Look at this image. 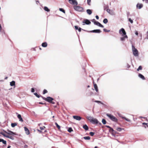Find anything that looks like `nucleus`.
Wrapping results in <instances>:
<instances>
[{"mask_svg": "<svg viewBox=\"0 0 148 148\" xmlns=\"http://www.w3.org/2000/svg\"><path fill=\"white\" fill-rule=\"evenodd\" d=\"M106 115L112 121L115 122L117 121V119L112 114H107Z\"/></svg>", "mask_w": 148, "mask_h": 148, "instance_id": "1", "label": "nucleus"}, {"mask_svg": "<svg viewBox=\"0 0 148 148\" xmlns=\"http://www.w3.org/2000/svg\"><path fill=\"white\" fill-rule=\"evenodd\" d=\"M132 48L134 55L135 56H138V51L133 45L132 46Z\"/></svg>", "mask_w": 148, "mask_h": 148, "instance_id": "2", "label": "nucleus"}, {"mask_svg": "<svg viewBox=\"0 0 148 148\" xmlns=\"http://www.w3.org/2000/svg\"><path fill=\"white\" fill-rule=\"evenodd\" d=\"M119 33L122 36L126 35V32L123 28H122L119 30Z\"/></svg>", "mask_w": 148, "mask_h": 148, "instance_id": "3", "label": "nucleus"}, {"mask_svg": "<svg viewBox=\"0 0 148 148\" xmlns=\"http://www.w3.org/2000/svg\"><path fill=\"white\" fill-rule=\"evenodd\" d=\"M42 98L45 100L49 103H51V101L53 100V98L50 97H47V98L42 97Z\"/></svg>", "mask_w": 148, "mask_h": 148, "instance_id": "4", "label": "nucleus"}, {"mask_svg": "<svg viewBox=\"0 0 148 148\" xmlns=\"http://www.w3.org/2000/svg\"><path fill=\"white\" fill-rule=\"evenodd\" d=\"M69 3L73 5H77V2L76 0H69Z\"/></svg>", "mask_w": 148, "mask_h": 148, "instance_id": "5", "label": "nucleus"}, {"mask_svg": "<svg viewBox=\"0 0 148 148\" xmlns=\"http://www.w3.org/2000/svg\"><path fill=\"white\" fill-rule=\"evenodd\" d=\"M74 8L75 10L78 11H82L83 10L82 8L79 6H74Z\"/></svg>", "mask_w": 148, "mask_h": 148, "instance_id": "6", "label": "nucleus"}, {"mask_svg": "<svg viewBox=\"0 0 148 148\" xmlns=\"http://www.w3.org/2000/svg\"><path fill=\"white\" fill-rule=\"evenodd\" d=\"M5 132L8 134L10 135V136L16 135L15 133H14L9 130H8L7 132L5 131Z\"/></svg>", "mask_w": 148, "mask_h": 148, "instance_id": "7", "label": "nucleus"}, {"mask_svg": "<svg viewBox=\"0 0 148 148\" xmlns=\"http://www.w3.org/2000/svg\"><path fill=\"white\" fill-rule=\"evenodd\" d=\"M107 12L112 15H114L115 14L113 10H110L109 9H108L106 10Z\"/></svg>", "mask_w": 148, "mask_h": 148, "instance_id": "8", "label": "nucleus"}, {"mask_svg": "<svg viewBox=\"0 0 148 148\" xmlns=\"http://www.w3.org/2000/svg\"><path fill=\"white\" fill-rule=\"evenodd\" d=\"M88 32H93L95 33H100L101 32V31L100 29H95L92 31H88Z\"/></svg>", "mask_w": 148, "mask_h": 148, "instance_id": "9", "label": "nucleus"}, {"mask_svg": "<svg viewBox=\"0 0 148 148\" xmlns=\"http://www.w3.org/2000/svg\"><path fill=\"white\" fill-rule=\"evenodd\" d=\"M83 25H84V23L87 25H88L90 24L91 22L88 20L86 19L83 21Z\"/></svg>", "mask_w": 148, "mask_h": 148, "instance_id": "10", "label": "nucleus"}, {"mask_svg": "<svg viewBox=\"0 0 148 148\" xmlns=\"http://www.w3.org/2000/svg\"><path fill=\"white\" fill-rule=\"evenodd\" d=\"M73 117L74 119L78 121H80L82 119L81 117L77 116H74Z\"/></svg>", "mask_w": 148, "mask_h": 148, "instance_id": "11", "label": "nucleus"}, {"mask_svg": "<svg viewBox=\"0 0 148 148\" xmlns=\"http://www.w3.org/2000/svg\"><path fill=\"white\" fill-rule=\"evenodd\" d=\"M91 123L94 124H97L98 123V121L96 119H94L93 118L92 121L91 122Z\"/></svg>", "mask_w": 148, "mask_h": 148, "instance_id": "12", "label": "nucleus"}, {"mask_svg": "<svg viewBox=\"0 0 148 148\" xmlns=\"http://www.w3.org/2000/svg\"><path fill=\"white\" fill-rule=\"evenodd\" d=\"M122 36V37H121L120 38L121 40L122 41H125V39L127 38H128L127 35H125Z\"/></svg>", "mask_w": 148, "mask_h": 148, "instance_id": "13", "label": "nucleus"}, {"mask_svg": "<svg viewBox=\"0 0 148 148\" xmlns=\"http://www.w3.org/2000/svg\"><path fill=\"white\" fill-rule=\"evenodd\" d=\"M143 6V5L142 4L138 3L136 5V7L137 8L140 9Z\"/></svg>", "mask_w": 148, "mask_h": 148, "instance_id": "14", "label": "nucleus"}, {"mask_svg": "<svg viewBox=\"0 0 148 148\" xmlns=\"http://www.w3.org/2000/svg\"><path fill=\"white\" fill-rule=\"evenodd\" d=\"M24 130H25V133L27 135L29 134V130H28V128L25 127H24Z\"/></svg>", "mask_w": 148, "mask_h": 148, "instance_id": "15", "label": "nucleus"}, {"mask_svg": "<svg viewBox=\"0 0 148 148\" xmlns=\"http://www.w3.org/2000/svg\"><path fill=\"white\" fill-rule=\"evenodd\" d=\"M95 25L101 27H104V26L102 25L98 21H97Z\"/></svg>", "mask_w": 148, "mask_h": 148, "instance_id": "16", "label": "nucleus"}, {"mask_svg": "<svg viewBox=\"0 0 148 148\" xmlns=\"http://www.w3.org/2000/svg\"><path fill=\"white\" fill-rule=\"evenodd\" d=\"M138 76L139 77L143 80H145V79L144 76L141 74H139L138 75Z\"/></svg>", "mask_w": 148, "mask_h": 148, "instance_id": "17", "label": "nucleus"}, {"mask_svg": "<svg viewBox=\"0 0 148 148\" xmlns=\"http://www.w3.org/2000/svg\"><path fill=\"white\" fill-rule=\"evenodd\" d=\"M94 86L96 92H98V89L97 85L96 84H94Z\"/></svg>", "mask_w": 148, "mask_h": 148, "instance_id": "18", "label": "nucleus"}, {"mask_svg": "<svg viewBox=\"0 0 148 148\" xmlns=\"http://www.w3.org/2000/svg\"><path fill=\"white\" fill-rule=\"evenodd\" d=\"M17 117L18 119H19L20 121H21V122H23V119L22 118L20 114H18L17 115Z\"/></svg>", "mask_w": 148, "mask_h": 148, "instance_id": "19", "label": "nucleus"}, {"mask_svg": "<svg viewBox=\"0 0 148 148\" xmlns=\"http://www.w3.org/2000/svg\"><path fill=\"white\" fill-rule=\"evenodd\" d=\"M119 116L121 118H122L123 119H125L126 121H128V122H130L131 121V120L130 119H128L126 117H123V116Z\"/></svg>", "mask_w": 148, "mask_h": 148, "instance_id": "20", "label": "nucleus"}, {"mask_svg": "<svg viewBox=\"0 0 148 148\" xmlns=\"http://www.w3.org/2000/svg\"><path fill=\"white\" fill-rule=\"evenodd\" d=\"M86 118L89 121H90V122H91L92 121V120L93 119V118L92 117L90 116H87Z\"/></svg>", "mask_w": 148, "mask_h": 148, "instance_id": "21", "label": "nucleus"}, {"mask_svg": "<svg viewBox=\"0 0 148 148\" xmlns=\"http://www.w3.org/2000/svg\"><path fill=\"white\" fill-rule=\"evenodd\" d=\"M10 85L11 86H13L15 85V82L13 81L12 82H10Z\"/></svg>", "mask_w": 148, "mask_h": 148, "instance_id": "22", "label": "nucleus"}, {"mask_svg": "<svg viewBox=\"0 0 148 148\" xmlns=\"http://www.w3.org/2000/svg\"><path fill=\"white\" fill-rule=\"evenodd\" d=\"M0 142H2L4 144H6V141L2 139H0Z\"/></svg>", "mask_w": 148, "mask_h": 148, "instance_id": "23", "label": "nucleus"}, {"mask_svg": "<svg viewBox=\"0 0 148 148\" xmlns=\"http://www.w3.org/2000/svg\"><path fill=\"white\" fill-rule=\"evenodd\" d=\"M83 127L85 130H88V126L86 125H84L83 126Z\"/></svg>", "mask_w": 148, "mask_h": 148, "instance_id": "24", "label": "nucleus"}, {"mask_svg": "<svg viewBox=\"0 0 148 148\" xmlns=\"http://www.w3.org/2000/svg\"><path fill=\"white\" fill-rule=\"evenodd\" d=\"M47 44L46 42H43L42 44V46L43 47H47Z\"/></svg>", "mask_w": 148, "mask_h": 148, "instance_id": "25", "label": "nucleus"}, {"mask_svg": "<svg viewBox=\"0 0 148 148\" xmlns=\"http://www.w3.org/2000/svg\"><path fill=\"white\" fill-rule=\"evenodd\" d=\"M86 12L89 15L91 14L92 13L91 10L90 9L87 10H86Z\"/></svg>", "mask_w": 148, "mask_h": 148, "instance_id": "26", "label": "nucleus"}, {"mask_svg": "<svg viewBox=\"0 0 148 148\" xmlns=\"http://www.w3.org/2000/svg\"><path fill=\"white\" fill-rule=\"evenodd\" d=\"M44 10L45 11L47 12H49L50 11V10L46 6L44 7Z\"/></svg>", "mask_w": 148, "mask_h": 148, "instance_id": "27", "label": "nucleus"}, {"mask_svg": "<svg viewBox=\"0 0 148 148\" xmlns=\"http://www.w3.org/2000/svg\"><path fill=\"white\" fill-rule=\"evenodd\" d=\"M83 138L86 140H89L90 139V138L89 136L84 137Z\"/></svg>", "mask_w": 148, "mask_h": 148, "instance_id": "28", "label": "nucleus"}, {"mask_svg": "<svg viewBox=\"0 0 148 148\" xmlns=\"http://www.w3.org/2000/svg\"><path fill=\"white\" fill-rule=\"evenodd\" d=\"M7 138H9L10 139H11L12 140H13L14 139V137L12 136H11H11H10V135H8V136H7Z\"/></svg>", "mask_w": 148, "mask_h": 148, "instance_id": "29", "label": "nucleus"}, {"mask_svg": "<svg viewBox=\"0 0 148 148\" xmlns=\"http://www.w3.org/2000/svg\"><path fill=\"white\" fill-rule=\"evenodd\" d=\"M0 134H1L2 135H3L4 136L7 138V136H8V135H7L5 134L3 132H0Z\"/></svg>", "mask_w": 148, "mask_h": 148, "instance_id": "30", "label": "nucleus"}, {"mask_svg": "<svg viewBox=\"0 0 148 148\" xmlns=\"http://www.w3.org/2000/svg\"><path fill=\"white\" fill-rule=\"evenodd\" d=\"M103 23L105 24L107 23L108 22V20L107 19L105 18L103 21Z\"/></svg>", "mask_w": 148, "mask_h": 148, "instance_id": "31", "label": "nucleus"}, {"mask_svg": "<svg viewBox=\"0 0 148 148\" xmlns=\"http://www.w3.org/2000/svg\"><path fill=\"white\" fill-rule=\"evenodd\" d=\"M11 126L12 127H14L15 126H16L17 125V124L16 123H12L11 124Z\"/></svg>", "mask_w": 148, "mask_h": 148, "instance_id": "32", "label": "nucleus"}, {"mask_svg": "<svg viewBox=\"0 0 148 148\" xmlns=\"http://www.w3.org/2000/svg\"><path fill=\"white\" fill-rule=\"evenodd\" d=\"M68 131L69 132H71L73 131V130L71 127H69L68 129Z\"/></svg>", "mask_w": 148, "mask_h": 148, "instance_id": "33", "label": "nucleus"}, {"mask_svg": "<svg viewBox=\"0 0 148 148\" xmlns=\"http://www.w3.org/2000/svg\"><path fill=\"white\" fill-rule=\"evenodd\" d=\"M102 122L103 124H105L106 123V121L104 119H102Z\"/></svg>", "mask_w": 148, "mask_h": 148, "instance_id": "34", "label": "nucleus"}, {"mask_svg": "<svg viewBox=\"0 0 148 148\" xmlns=\"http://www.w3.org/2000/svg\"><path fill=\"white\" fill-rule=\"evenodd\" d=\"M116 129L117 131L120 132L121 131L122 129L120 127H117L116 128Z\"/></svg>", "mask_w": 148, "mask_h": 148, "instance_id": "35", "label": "nucleus"}, {"mask_svg": "<svg viewBox=\"0 0 148 148\" xmlns=\"http://www.w3.org/2000/svg\"><path fill=\"white\" fill-rule=\"evenodd\" d=\"M59 10L60 11L62 12L63 13H65V10L64 9H63L62 8H59Z\"/></svg>", "mask_w": 148, "mask_h": 148, "instance_id": "36", "label": "nucleus"}, {"mask_svg": "<svg viewBox=\"0 0 148 148\" xmlns=\"http://www.w3.org/2000/svg\"><path fill=\"white\" fill-rule=\"evenodd\" d=\"M142 69V66H139L138 68L137 69V71H138L139 70H141Z\"/></svg>", "mask_w": 148, "mask_h": 148, "instance_id": "37", "label": "nucleus"}, {"mask_svg": "<svg viewBox=\"0 0 148 148\" xmlns=\"http://www.w3.org/2000/svg\"><path fill=\"white\" fill-rule=\"evenodd\" d=\"M95 102H96V103H101V104H103V103L101 102V101H95Z\"/></svg>", "mask_w": 148, "mask_h": 148, "instance_id": "38", "label": "nucleus"}, {"mask_svg": "<svg viewBox=\"0 0 148 148\" xmlns=\"http://www.w3.org/2000/svg\"><path fill=\"white\" fill-rule=\"evenodd\" d=\"M34 94L38 98H39L40 97L39 95H38L37 93H34Z\"/></svg>", "mask_w": 148, "mask_h": 148, "instance_id": "39", "label": "nucleus"}, {"mask_svg": "<svg viewBox=\"0 0 148 148\" xmlns=\"http://www.w3.org/2000/svg\"><path fill=\"white\" fill-rule=\"evenodd\" d=\"M91 21L95 25L97 21H96L95 19H93L91 20Z\"/></svg>", "mask_w": 148, "mask_h": 148, "instance_id": "40", "label": "nucleus"}, {"mask_svg": "<svg viewBox=\"0 0 148 148\" xmlns=\"http://www.w3.org/2000/svg\"><path fill=\"white\" fill-rule=\"evenodd\" d=\"M55 124L56 127L58 128V129H60V126L57 123H55Z\"/></svg>", "mask_w": 148, "mask_h": 148, "instance_id": "41", "label": "nucleus"}, {"mask_svg": "<svg viewBox=\"0 0 148 148\" xmlns=\"http://www.w3.org/2000/svg\"><path fill=\"white\" fill-rule=\"evenodd\" d=\"M129 21L130 22V23L132 24L133 23V21L130 18H129L128 19Z\"/></svg>", "mask_w": 148, "mask_h": 148, "instance_id": "42", "label": "nucleus"}, {"mask_svg": "<svg viewBox=\"0 0 148 148\" xmlns=\"http://www.w3.org/2000/svg\"><path fill=\"white\" fill-rule=\"evenodd\" d=\"M89 134L91 136H93L94 135L95 133L92 132H90Z\"/></svg>", "mask_w": 148, "mask_h": 148, "instance_id": "43", "label": "nucleus"}, {"mask_svg": "<svg viewBox=\"0 0 148 148\" xmlns=\"http://www.w3.org/2000/svg\"><path fill=\"white\" fill-rule=\"evenodd\" d=\"M87 3L88 5H90V3L91 2V0H87Z\"/></svg>", "mask_w": 148, "mask_h": 148, "instance_id": "44", "label": "nucleus"}, {"mask_svg": "<svg viewBox=\"0 0 148 148\" xmlns=\"http://www.w3.org/2000/svg\"><path fill=\"white\" fill-rule=\"evenodd\" d=\"M47 90L45 89L43 91V94H45L46 93H47Z\"/></svg>", "mask_w": 148, "mask_h": 148, "instance_id": "45", "label": "nucleus"}, {"mask_svg": "<svg viewBox=\"0 0 148 148\" xmlns=\"http://www.w3.org/2000/svg\"><path fill=\"white\" fill-rule=\"evenodd\" d=\"M103 30L104 32H109L110 31V30H108L107 29H105V28L103 29Z\"/></svg>", "mask_w": 148, "mask_h": 148, "instance_id": "46", "label": "nucleus"}, {"mask_svg": "<svg viewBox=\"0 0 148 148\" xmlns=\"http://www.w3.org/2000/svg\"><path fill=\"white\" fill-rule=\"evenodd\" d=\"M109 131H112V132H113L114 131L113 129L111 127H110V128Z\"/></svg>", "mask_w": 148, "mask_h": 148, "instance_id": "47", "label": "nucleus"}, {"mask_svg": "<svg viewBox=\"0 0 148 148\" xmlns=\"http://www.w3.org/2000/svg\"><path fill=\"white\" fill-rule=\"evenodd\" d=\"M75 29L76 30H78V29H79V28L78 27L76 26H75Z\"/></svg>", "mask_w": 148, "mask_h": 148, "instance_id": "48", "label": "nucleus"}, {"mask_svg": "<svg viewBox=\"0 0 148 148\" xmlns=\"http://www.w3.org/2000/svg\"><path fill=\"white\" fill-rule=\"evenodd\" d=\"M142 124H143V125H147V127H148V125H147V123H144H144H142Z\"/></svg>", "mask_w": 148, "mask_h": 148, "instance_id": "49", "label": "nucleus"}, {"mask_svg": "<svg viewBox=\"0 0 148 148\" xmlns=\"http://www.w3.org/2000/svg\"><path fill=\"white\" fill-rule=\"evenodd\" d=\"M44 128H45V126H44L43 127H40V129L41 130H43Z\"/></svg>", "mask_w": 148, "mask_h": 148, "instance_id": "50", "label": "nucleus"}, {"mask_svg": "<svg viewBox=\"0 0 148 148\" xmlns=\"http://www.w3.org/2000/svg\"><path fill=\"white\" fill-rule=\"evenodd\" d=\"M31 92H34V88H32L31 89Z\"/></svg>", "mask_w": 148, "mask_h": 148, "instance_id": "51", "label": "nucleus"}, {"mask_svg": "<svg viewBox=\"0 0 148 148\" xmlns=\"http://www.w3.org/2000/svg\"><path fill=\"white\" fill-rule=\"evenodd\" d=\"M82 29L83 30V29H82L80 27H79V29H78V30L79 32H80L81 31V30Z\"/></svg>", "mask_w": 148, "mask_h": 148, "instance_id": "52", "label": "nucleus"}, {"mask_svg": "<svg viewBox=\"0 0 148 148\" xmlns=\"http://www.w3.org/2000/svg\"><path fill=\"white\" fill-rule=\"evenodd\" d=\"M135 34L136 35H138V31H136L135 32Z\"/></svg>", "mask_w": 148, "mask_h": 148, "instance_id": "53", "label": "nucleus"}, {"mask_svg": "<svg viewBox=\"0 0 148 148\" xmlns=\"http://www.w3.org/2000/svg\"><path fill=\"white\" fill-rule=\"evenodd\" d=\"M95 17H96V18L97 19H99V16H97V15H96V16Z\"/></svg>", "mask_w": 148, "mask_h": 148, "instance_id": "54", "label": "nucleus"}, {"mask_svg": "<svg viewBox=\"0 0 148 148\" xmlns=\"http://www.w3.org/2000/svg\"><path fill=\"white\" fill-rule=\"evenodd\" d=\"M1 29H2V27H1V24H0V32H1Z\"/></svg>", "mask_w": 148, "mask_h": 148, "instance_id": "55", "label": "nucleus"}, {"mask_svg": "<svg viewBox=\"0 0 148 148\" xmlns=\"http://www.w3.org/2000/svg\"><path fill=\"white\" fill-rule=\"evenodd\" d=\"M144 119H146V121L147 122H148V119H147L146 117H144Z\"/></svg>", "mask_w": 148, "mask_h": 148, "instance_id": "56", "label": "nucleus"}, {"mask_svg": "<svg viewBox=\"0 0 148 148\" xmlns=\"http://www.w3.org/2000/svg\"><path fill=\"white\" fill-rule=\"evenodd\" d=\"M51 103H52L53 104H55V102L53 101H51Z\"/></svg>", "mask_w": 148, "mask_h": 148, "instance_id": "57", "label": "nucleus"}, {"mask_svg": "<svg viewBox=\"0 0 148 148\" xmlns=\"http://www.w3.org/2000/svg\"><path fill=\"white\" fill-rule=\"evenodd\" d=\"M106 127H107L108 128H109L110 129L111 127L110 126H106Z\"/></svg>", "mask_w": 148, "mask_h": 148, "instance_id": "58", "label": "nucleus"}, {"mask_svg": "<svg viewBox=\"0 0 148 148\" xmlns=\"http://www.w3.org/2000/svg\"><path fill=\"white\" fill-rule=\"evenodd\" d=\"M27 145H25L24 146V147L25 148H27Z\"/></svg>", "mask_w": 148, "mask_h": 148, "instance_id": "59", "label": "nucleus"}, {"mask_svg": "<svg viewBox=\"0 0 148 148\" xmlns=\"http://www.w3.org/2000/svg\"><path fill=\"white\" fill-rule=\"evenodd\" d=\"M11 147V146H10V145H9L8 146V147L7 148H10Z\"/></svg>", "mask_w": 148, "mask_h": 148, "instance_id": "60", "label": "nucleus"}, {"mask_svg": "<svg viewBox=\"0 0 148 148\" xmlns=\"http://www.w3.org/2000/svg\"><path fill=\"white\" fill-rule=\"evenodd\" d=\"M39 104H44V103H41V102H39Z\"/></svg>", "mask_w": 148, "mask_h": 148, "instance_id": "61", "label": "nucleus"}, {"mask_svg": "<svg viewBox=\"0 0 148 148\" xmlns=\"http://www.w3.org/2000/svg\"><path fill=\"white\" fill-rule=\"evenodd\" d=\"M38 130V131H39V132H41V131H40V130Z\"/></svg>", "mask_w": 148, "mask_h": 148, "instance_id": "62", "label": "nucleus"}, {"mask_svg": "<svg viewBox=\"0 0 148 148\" xmlns=\"http://www.w3.org/2000/svg\"><path fill=\"white\" fill-rule=\"evenodd\" d=\"M147 39H148V35H147V38H146Z\"/></svg>", "mask_w": 148, "mask_h": 148, "instance_id": "63", "label": "nucleus"}, {"mask_svg": "<svg viewBox=\"0 0 148 148\" xmlns=\"http://www.w3.org/2000/svg\"><path fill=\"white\" fill-rule=\"evenodd\" d=\"M94 148H97V146H95V147Z\"/></svg>", "mask_w": 148, "mask_h": 148, "instance_id": "64", "label": "nucleus"}]
</instances>
